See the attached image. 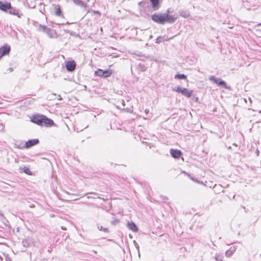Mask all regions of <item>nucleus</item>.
<instances>
[{"mask_svg":"<svg viewBox=\"0 0 261 261\" xmlns=\"http://www.w3.org/2000/svg\"><path fill=\"white\" fill-rule=\"evenodd\" d=\"M39 143V140L35 139H32L26 142L25 144V147L27 148H30L32 147L33 146L38 144Z\"/></svg>","mask_w":261,"mask_h":261,"instance_id":"nucleus-12","label":"nucleus"},{"mask_svg":"<svg viewBox=\"0 0 261 261\" xmlns=\"http://www.w3.org/2000/svg\"><path fill=\"white\" fill-rule=\"evenodd\" d=\"M23 171L24 173H25L28 175H32V173L31 171L28 167H24L23 168Z\"/></svg>","mask_w":261,"mask_h":261,"instance_id":"nucleus-18","label":"nucleus"},{"mask_svg":"<svg viewBox=\"0 0 261 261\" xmlns=\"http://www.w3.org/2000/svg\"><path fill=\"white\" fill-rule=\"evenodd\" d=\"M175 79H187V76L184 74H177L175 75Z\"/></svg>","mask_w":261,"mask_h":261,"instance_id":"nucleus-17","label":"nucleus"},{"mask_svg":"<svg viewBox=\"0 0 261 261\" xmlns=\"http://www.w3.org/2000/svg\"><path fill=\"white\" fill-rule=\"evenodd\" d=\"M12 6L10 2L3 3L0 1V10L3 11H7L11 8Z\"/></svg>","mask_w":261,"mask_h":261,"instance_id":"nucleus-7","label":"nucleus"},{"mask_svg":"<svg viewBox=\"0 0 261 261\" xmlns=\"http://www.w3.org/2000/svg\"><path fill=\"white\" fill-rule=\"evenodd\" d=\"M128 228L134 232H137L138 230V227L134 222H129L127 224Z\"/></svg>","mask_w":261,"mask_h":261,"instance_id":"nucleus-13","label":"nucleus"},{"mask_svg":"<svg viewBox=\"0 0 261 261\" xmlns=\"http://www.w3.org/2000/svg\"><path fill=\"white\" fill-rule=\"evenodd\" d=\"M112 73L113 71L112 70H103L101 69H98L94 72V75L95 76L104 78H107L111 76Z\"/></svg>","mask_w":261,"mask_h":261,"instance_id":"nucleus-2","label":"nucleus"},{"mask_svg":"<svg viewBox=\"0 0 261 261\" xmlns=\"http://www.w3.org/2000/svg\"><path fill=\"white\" fill-rule=\"evenodd\" d=\"M210 80L212 82H214V83L217 84L219 86H222L225 88H227L226 83L224 81H222L220 79L216 78L214 76H211L210 78Z\"/></svg>","mask_w":261,"mask_h":261,"instance_id":"nucleus-6","label":"nucleus"},{"mask_svg":"<svg viewBox=\"0 0 261 261\" xmlns=\"http://www.w3.org/2000/svg\"><path fill=\"white\" fill-rule=\"evenodd\" d=\"M236 251V248L234 247H230L229 249H228L225 253L226 256L227 257H230L233 253Z\"/></svg>","mask_w":261,"mask_h":261,"instance_id":"nucleus-14","label":"nucleus"},{"mask_svg":"<svg viewBox=\"0 0 261 261\" xmlns=\"http://www.w3.org/2000/svg\"><path fill=\"white\" fill-rule=\"evenodd\" d=\"M53 7H54L55 13L56 16L62 17H64V15L62 13V11L61 9V7L59 5L53 4Z\"/></svg>","mask_w":261,"mask_h":261,"instance_id":"nucleus-8","label":"nucleus"},{"mask_svg":"<svg viewBox=\"0 0 261 261\" xmlns=\"http://www.w3.org/2000/svg\"><path fill=\"white\" fill-rule=\"evenodd\" d=\"M180 15L184 18H187L190 16V13L187 11H181L180 12Z\"/></svg>","mask_w":261,"mask_h":261,"instance_id":"nucleus-16","label":"nucleus"},{"mask_svg":"<svg viewBox=\"0 0 261 261\" xmlns=\"http://www.w3.org/2000/svg\"><path fill=\"white\" fill-rule=\"evenodd\" d=\"M176 19V17L173 15L164 13V23L166 22L173 23Z\"/></svg>","mask_w":261,"mask_h":261,"instance_id":"nucleus-9","label":"nucleus"},{"mask_svg":"<svg viewBox=\"0 0 261 261\" xmlns=\"http://www.w3.org/2000/svg\"><path fill=\"white\" fill-rule=\"evenodd\" d=\"M152 5V7L154 9H158V6L159 4V0H150Z\"/></svg>","mask_w":261,"mask_h":261,"instance_id":"nucleus-15","label":"nucleus"},{"mask_svg":"<svg viewBox=\"0 0 261 261\" xmlns=\"http://www.w3.org/2000/svg\"><path fill=\"white\" fill-rule=\"evenodd\" d=\"M152 19L156 23L164 24V13L154 14L151 17Z\"/></svg>","mask_w":261,"mask_h":261,"instance_id":"nucleus-4","label":"nucleus"},{"mask_svg":"<svg viewBox=\"0 0 261 261\" xmlns=\"http://www.w3.org/2000/svg\"><path fill=\"white\" fill-rule=\"evenodd\" d=\"M175 91L179 93H181L186 97L190 98L192 96L193 94L192 90H189L187 88H181L180 87H178Z\"/></svg>","mask_w":261,"mask_h":261,"instance_id":"nucleus-3","label":"nucleus"},{"mask_svg":"<svg viewBox=\"0 0 261 261\" xmlns=\"http://www.w3.org/2000/svg\"><path fill=\"white\" fill-rule=\"evenodd\" d=\"M10 51V46L8 44H5L0 48V58L5 55H9Z\"/></svg>","mask_w":261,"mask_h":261,"instance_id":"nucleus-5","label":"nucleus"},{"mask_svg":"<svg viewBox=\"0 0 261 261\" xmlns=\"http://www.w3.org/2000/svg\"><path fill=\"white\" fill-rule=\"evenodd\" d=\"M76 64L75 61H69L66 63V69L69 71H72L75 69Z\"/></svg>","mask_w":261,"mask_h":261,"instance_id":"nucleus-10","label":"nucleus"},{"mask_svg":"<svg viewBox=\"0 0 261 261\" xmlns=\"http://www.w3.org/2000/svg\"><path fill=\"white\" fill-rule=\"evenodd\" d=\"M170 152L172 156L175 159L179 158L181 155V152L179 150L171 149Z\"/></svg>","mask_w":261,"mask_h":261,"instance_id":"nucleus-11","label":"nucleus"},{"mask_svg":"<svg viewBox=\"0 0 261 261\" xmlns=\"http://www.w3.org/2000/svg\"><path fill=\"white\" fill-rule=\"evenodd\" d=\"M215 259L217 261H223V256L221 254H217L215 256Z\"/></svg>","mask_w":261,"mask_h":261,"instance_id":"nucleus-20","label":"nucleus"},{"mask_svg":"<svg viewBox=\"0 0 261 261\" xmlns=\"http://www.w3.org/2000/svg\"><path fill=\"white\" fill-rule=\"evenodd\" d=\"M9 13H10L12 15H16V16H18V17H20V15L19 14L18 10H14L13 11H10Z\"/></svg>","mask_w":261,"mask_h":261,"instance_id":"nucleus-19","label":"nucleus"},{"mask_svg":"<svg viewBox=\"0 0 261 261\" xmlns=\"http://www.w3.org/2000/svg\"><path fill=\"white\" fill-rule=\"evenodd\" d=\"M31 121L37 125L47 127L51 126L54 124L53 120L43 115H33L31 118Z\"/></svg>","mask_w":261,"mask_h":261,"instance_id":"nucleus-1","label":"nucleus"}]
</instances>
